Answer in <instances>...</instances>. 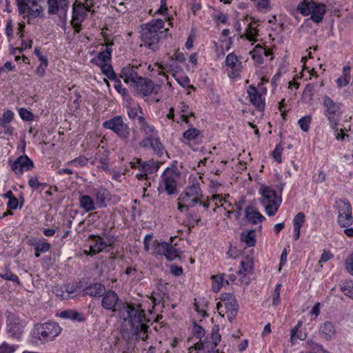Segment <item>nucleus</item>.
Segmentation results:
<instances>
[{"label": "nucleus", "mask_w": 353, "mask_h": 353, "mask_svg": "<svg viewBox=\"0 0 353 353\" xmlns=\"http://www.w3.org/2000/svg\"><path fill=\"white\" fill-rule=\"evenodd\" d=\"M65 292L66 295L70 296V294L76 292L78 290L80 289L79 285L78 283L73 282L70 283H68L65 285Z\"/></svg>", "instance_id": "obj_59"}, {"label": "nucleus", "mask_w": 353, "mask_h": 353, "mask_svg": "<svg viewBox=\"0 0 353 353\" xmlns=\"http://www.w3.org/2000/svg\"><path fill=\"white\" fill-rule=\"evenodd\" d=\"M101 306L108 310L112 312L117 311L119 305L121 301H119L117 294L112 290H105V292L102 296Z\"/></svg>", "instance_id": "obj_16"}, {"label": "nucleus", "mask_w": 353, "mask_h": 353, "mask_svg": "<svg viewBox=\"0 0 353 353\" xmlns=\"http://www.w3.org/2000/svg\"><path fill=\"white\" fill-rule=\"evenodd\" d=\"M10 166L14 173L19 175L25 171L32 170L34 163L27 155H21L10 164Z\"/></svg>", "instance_id": "obj_15"}, {"label": "nucleus", "mask_w": 353, "mask_h": 353, "mask_svg": "<svg viewBox=\"0 0 353 353\" xmlns=\"http://www.w3.org/2000/svg\"><path fill=\"white\" fill-rule=\"evenodd\" d=\"M28 185L29 187L33 190H37L39 188H41V182L39 181L38 177L37 176L30 177L28 180Z\"/></svg>", "instance_id": "obj_61"}, {"label": "nucleus", "mask_w": 353, "mask_h": 353, "mask_svg": "<svg viewBox=\"0 0 353 353\" xmlns=\"http://www.w3.org/2000/svg\"><path fill=\"white\" fill-rule=\"evenodd\" d=\"M225 64L227 66L232 69V72L229 76L230 77H235L238 76L240 71L241 63L239 61L236 55L232 52L228 54L225 59Z\"/></svg>", "instance_id": "obj_26"}, {"label": "nucleus", "mask_w": 353, "mask_h": 353, "mask_svg": "<svg viewBox=\"0 0 353 353\" xmlns=\"http://www.w3.org/2000/svg\"><path fill=\"white\" fill-rule=\"evenodd\" d=\"M32 245L35 250L34 255L37 258L40 256L41 253H46L50 249V244L48 242L38 241L32 243Z\"/></svg>", "instance_id": "obj_37"}, {"label": "nucleus", "mask_w": 353, "mask_h": 353, "mask_svg": "<svg viewBox=\"0 0 353 353\" xmlns=\"http://www.w3.org/2000/svg\"><path fill=\"white\" fill-rule=\"evenodd\" d=\"M61 330L59 325L54 321L37 323L34 327L32 336L40 341H49L59 335Z\"/></svg>", "instance_id": "obj_6"}, {"label": "nucleus", "mask_w": 353, "mask_h": 353, "mask_svg": "<svg viewBox=\"0 0 353 353\" xmlns=\"http://www.w3.org/2000/svg\"><path fill=\"white\" fill-rule=\"evenodd\" d=\"M301 325L302 321H299L297 325L291 330L290 341L292 343H294L297 339L303 341L306 339V333L299 330Z\"/></svg>", "instance_id": "obj_34"}, {"label": "nucleus", "mask_w": 353, "mask_h": 353, "mask_svg": "<svg viewBox=\"0 0 353 353\" xmlns=\"http://www.w3.org/2000/svg\"><path fill=\"white\" fill-rule=\"evenodd\" d=\"M47 5L49 15H57L61 22H66L70 6L68 0H48Z\"/></svg>", "instance_id": "obj_12"}, {"label": "nucleus", "mask_w": 353, "mask_h": 353, "mask_svg": "<svg viewBox=\"0 0 353 353\" xmlns=\"http://www.w3.org/2000/svg\"><path fill=\"white\" fill-rule=\"evenodd\" d=\"M137 163H139V169L143 170L148 174L156 172L159 168V163L153 161L143 162L141 159H137Z\"/></svg>", "instance_id": "obj_32"}, {"label": "nucleus", "mask_w": 353, "mask_h": 353, "mask_svg": "<svg viewBox=\"0 0 353 353\" xmlns=\"http://www.w3.org/2000/svg\"><path fill=\"white\" fill-rule=\"evenodd\" d=\"M253 23H248V27L245 29V32L243 35H241V37H245L246 39L250 41H256V37L259 34L258 30L252 27Z\"/></svg>", "instance_id": "obj_38"}, {"label": "nucleus", "mask_w": 353, "mask_h": 353, "mask_svg": "<svg viewBox=\"0 0 353 353\" xmlns=\"http://www.w3.org/2000/svg\"><path fill=\"white\" fill-rule=\"evenodd\" d=\"M59 316L65 319H70L73 321L83 322L85 320L83 313L74 310H66L61 312Z\"/></svg>", "instance_id": "obj_29"}, {"label": "nucleus", "mask_w": 353, "mask_h": 353, "mask_svg": "<svg viewBox=\"0 0 353 353\" xmlns=\"http://www.w3.org/2000/svg\"><path fill=\"white\" fill-rule=\"evenodd\" d=\"M219 325H214L210 336H206L203 341H199L190 348L189 353H198L196 350H217L216 346L221 341V336L219 333Z\"/></svg>", "instance_id": "obj_10"}, {"label": "nucleus", "mask_w": 353, "mask_h": 353, "mask_svg": "<svg viewBox=\"0 0 353 353\" xmlns=\"http://www.w3.org/2000/svg\"><path fill=\"white\" fill-rule=\"evenodd\" d=\"M199 196H203V195L200 185L197 181H195L186 187L184 192L179 195L178 200L181 202H188L190 198Z\"/></svg>", "instance_id": "obj_17"}, {"label": "nucleus", "mask_w": 353, "mask_h": 353, "mask_svg": "<svg viewBox=\"0 0 353 353\" xmlns=\"http://www.w3.org/2000/svg\"><path fill=\"white\" fill-rule=\"evenodd\" d=\"M241 254V251L236 248L234 247L232 245H230L228 252L227 254L228 256V258L231 259H236Z\"/></svg>", "instance_id": "obj_62"}, {"label": "nucleus", "mask_w": 353, "mask_h": 353, "mask_svg": "<svg viewBox=\"0 0 353 353\" xmlns=\"http://www.w3.org/2000/svg\"><path fill=\"white\" fill-rule=\"evenodd\" d=\"M0 276L5 280L11 281L17 284H20L19 277L8 268L4 269L3 272L0 273Z\"/></svg>", "instance_id": "obj_43"}, {"label": "nucleus", "mask_w": 353, "mask_h": 353, "mask_svg": "<svg viewBox=\"0 0 353 353\" xmlns=\"http://www.w3.org/2000/svg\"><path fill=\"white\" fill-rule=\"evenodd\" d=\"M200 134V131L194 128H192L185 131L183 137L189 141L194 140Z\"/></svg>", "instance_id": "obj_53"}, {"label": "nucleus", "mask_w": 353, "mask_h": 353, "mask_svg": "<svg viewBox=\"0 0 353 353\" xmlns=\"http://www.w3.org/2000/svg\"><path fill=\"white\" fill-rule=\"evenodd\" d=\"M117 312L121 319L128 322L129 325L137 326L141 330H148L147 322L149 319L145 316V310L141 304H132L121 302L117 308Z\"/></svg>", "instance_id": "obj_1"}, {"label": "nucleus", "mask_w": 353, "mask_h": 353, "mask_svg": "<svg viewBox=\"0 0 353 353\" xmlns=\"http://www.w3.org/2000/svg\"><path fill=\"white\" fill-rule=\"evenodd\" d=\"M101 72L106 76L110 80L116 79L117 74L114 72L111 64L103 63L100 65Z\"/></svg>", "instance_id": "obj_39"}, {"label": "nucleus", "mask_w": 353, "mask_h": 353, "mask_svg": "<svg viewBox=\"0 0 353 353\" xmlns=\"http://www.w3.org/2000/svg\"><path fill=\"white\" fill-rule=\"evenodd\" d=\"M16 348L14 345H9L8 344L3 343L0 346V353H13Z\"/></svg>", "instance_id": "obj_64"}, {"label": "nucleus", "mask_w": 353, "mask_h": 353, "mask_svg": "<svg viewBox=\"0 0 353 353\" xmlns=\"http://www.w3.org/2000/svg\"><path fill=\"white\" fill-rule=\"evenodd\" d=\"M137 70V68L134 66L128 65L124 67L121 69L119 77L123 79L126 83L131 82L134 84L138 81V79L141 77L138 75Z\"/></svg>", "instance_id": "obj_23"}, {"label": "nucleus", "mask_w": 353, "mask_h": 353, "mask_svg": "<svg viewBox=\"0 0 353 353\" xmlns=\"http://www.w3.org/2000/svg\"><path fill=\"white\" fill-rule=\"evenodd\" d=\"M90 238L94 241V243L90 246V255L98 254L108 247V243L103 238L95 235H90Z\"/></svg>", "instance_id": "obj_25"}, {"label": "nucleus", "mask_w": 353, "mask_h": 353, "mask_svg": "<svg viewBox=\"0 0 353 353\" xmlns=\"http://www.w3.org/2000/svg\"><path fill=\"white\" fill-rule=\"evenodd\" d=\"M52 292L61 300H66L70 297V296L66 295L65 289L59 285L54 286Z\"/></svg>", "instance_id": "obj_51"}, {"label": "nucleus", "mask_w": 353, "mask_h": 353, "mask_svg": "<svg viewBox=\"0 0 353 353\" xmlns=\"http://www.w3.org/2000/svg\"><path fill=\"white\" fill-rule=\"evenodd\" d=\"M327 6L314 0H303L297 5V11L303 16H310L313 22H321Z\"/></svg>", "instance_id": "obj_4"}, {"label": "nucleus", "mask_w": 353, "mask_h": 353, "mask_svg": "<svg viewBox=\"0 0 353 353\" xmlns=\"http://www.w3.org/2000/svg\"><path fill=\"white\" fill-rule=\"evenodd\" d=\"M312 117L310 115L305 116L302 118H301L298 123L301 128V129L303 132H307L310 128V125L311 123Z\"/></svg>", "instance_id": "obj_50"}, {"label": "nucleus", "mask_w": 353, "mask_h": 353, "mask_svg": "<svg viewBox=\"0 0 353 353\" xmlns=\"http://www.w3.org/2000/svg\"><path fill=\"white\" fill-rule=\"evenodd\" d=\"M264 52V48L260 45L257 44L253 50L250 52V54H252V58L254 60V61L259 64H263V52Z\"/></svg>", "instance_id": "obj_36"}, {"label": "nucleus", "mask_w": 353, "mask_h": 353, "mask_svg": "<svg viewBox=\"0 0 353 353\" xmlns=\"http://www.w3.org/2000/svg\"><path fill=\"white\" fill-rule=\"evenodd\" d=\"M334 207L338 212V223L341 228H347L353 223L352 206L346 199L336 201Z\"/></svg>", "instance_id": "obj_11"}, {"label": "nucleus", "mask_w": 353, "mask_h": 353, "mask_svg": "<svg viewBox=\"0 0 353 353\" xmlns=\"http://www.w3.org/2000/svg\"><path fill=\"white\" fill-rule=\"evenodd\" d=\"M221 299L224 302L227 310L238 309L239 305L234 294L231 293H223L221 294Z\"/></svg>", "instance_id": "obj_33"}, {"label": "nucleus", "mask_w": 353, "mask_h": 353, "mask_svg": "<svg viewBox=\"0 0 353 353\" xmlns=\"http://www.w3.org/2000/svg\"><path fill=\"white\" fill-rule=\"evenodd\" d=\"M141 131L144 132L145 137L152 139L156 137L157 132L155 130L154 127L152 125H150L148 123L145 124V125L142 126L140 128Z\"/></svg>", "instance_id": "obj_46"}, {"label": "nucleus", "mask_w": 353, "mask_h": 353, "mask_svg": "<svg viewBox=\"0 0 353 353\" xmlns=\"http://www.w3.org/2000/svg\"><path fill=\"white\" fill-rule=\"evenodd\" d=\"M90 11V8L88 6L76 1L72 6V19L70 22H73V21H83L85 19V16L87 14V12Z\"/></svg>", "instance_id": "obj_21"}, {"label": "nucleus", "mask_w": 353, "mask_h": 353, "mask_svg": "<svg viewBox=\"0 0 353 353\" xmlns=\"http://www.w3.org/2000/svg\"><path fill=\"white\" fill-rule=\"evenodd\" d=\"M79 207L85 212H88L97 208L94 199L89 195L83 194L79 197Z\"/></svg>", "instance_id": "obj_30"}, {"label": "nucleus", "mask_w": 353, "mask_h": 353, "mask_svg": "<svg viewBox=\"0 0 353 353\" xmlns=\"http://www.w3.org/2000/svg\"><path fill=\"white\" fill-rule=\"evenodd\" d=\"M19 114L21 119L24 121H32L34 119L33 113L23 108H21L19 110Z\"/></svg>", "instance_id": "obj_56"}, {"label": "nucleus", "mask_w": 353, "mask_h": 353, "mask_svg": "<svg viewBox=\"0 0 353 353\" xmlns=\"http://www.w3.org/2000/svg\"><path fill=\"white\" fill-rule=\"evenodd\" d=\"M140 146L143 148L150 147L152 149L153 152L159 157L163 154L164 148L159 139L156 137L150 139V138H144L139 143Z\"/></svg>", "instance_id": "obj_19"}, {"label": "nucleus", "mask_w": 353, "mask_h": 353, "mask_svg": "<svg viewBox=\"0 0 353 353\" xmlns=\"http://www.w3.org/2000/svg\"><path fill=\"white\" fill-rule=\"evenodd\" d=\"M256 8L261 12H266L271 8L270 0H252Z\"/></svg>", "instance_id": "obj_44"}, {"label": "nucleus", "mask_w": 353, "mask_h": 353, "mask_svg": "<svg viewBox=\"0 0 353 353\" xmlns=\"http://www.w3.org/2000/svg\"><path fill=\"white\" fill-rule=\"evenodd\" d=\"M193 334L197 339H200V341H202L201 339L205 335V330L203 327L197 324L196 321L193 322Z\"/></svg>", "instance_id": "obj_54"}, {"label": "nucleus", "mask_w": 353, "mask_h": 353, "mask_svg": "<svg viewBox=\"0 0 353 353\" xmlns=\"http://www.w3.org/2000/svg\"><path fill=\"white\" fill-rule=\"evenodd\" d=\"M19 14L24 19L33 20L44 15L43 8L38 4L37 0H16Z\"/></svg>", "instance_id": "obj_7"}, {"label": "nucleus", "mask_w": 353, "mask_h": 353, "mask_svg": "<svg viewBox=\"0 0 353 353\" xmlns=\"http://www.w3.org/2000/svg\"><path fill=\"white\" fill-rule=\"evenodd\" d=\"M341 290L343 293L353 299V281H350L346 282L341 287Z\"/></svg>", "instance_id": "obj_49"}, {"label": "nucleus", "mask_w": 353, "mask_h": 353, "mask_svg": "<svg viewBox=\"0 0 353 353\" xmlns=\"http://www.w3.org/2000/svg\"><path fill=\"white\" fill-rule=\"evenodd\" d=\"M102 126L105 129L112 131L123 143H129L131 128L129 125L124 121L122 116L117 115L105 121Z\"/></svg>", "instance_id": "obj_5"}, {"label": "nucleus", "mask_w": 353, "mask_h": 353, "mask_svg": "<svg viewBox=\"0 0 353 353\" xmlns=\"http://www.w3.org/2000/svg\"><path fill=\"white\" fill-rule=\"evenodd\" d=\"M323 105L325 108L324 114L329 121L330 127L335 131L339 130L338 123L341 119V103H335L328 96L323 97Z\"/></svg>", "instance_id": "obj_8"}, {"label": "nucleus", "mask_w": 353, "mask_h": 353, "mask_svg": "<svg viewBox=\"0 0 353 353\" xmlns=\"http://www.w3.org/2000/svg\"><path fill=\"white\" fill-rule=\"evenodd\" d=\"M13 119L14 113L12 111L10 110L4 111L3 117H0V127H6V125H9V123L13 120Z\"/></svg>", "instance_id": "obj_42"}, {"label": "nucleus", "mask_w": 353, "mask_h": 353, "mask_svg": "<svg viewBox=\"0 0 353 353\" xmlns=\"http://www.w3.org/2000/svg\"><path fill=\"white\" fill-rule=\"evenodd\" d=\"M67 23H61V28L63 29L68 37H70V30H72L73 34L79 33L81 30V23H70V26L66 27Z\"/></svg>", "instance_id": "obj_40"}, {"label": "nucleus", "mask_w": 353, "mask_h": 353, "mask_svg": "<svg viewBox=\"0 0 353 353\" xmlns=\"http://www.w3.org/2000/svg\"><path fill=\"white\" fill-rule=\"evenodd\" d=\"M139 113L143 114L142 109L140 106L130 108L128 110V115L130 119H136Z\"/></svg>", "instance_id": "obj_58"}, {"label": "nucleus", "mask_w": 353, "mask_h": 353, "mask_svg": "<svg viewBox=\"0 0 353 353\" xmlns=\"http://www.w3.org/2000/svg\"><path fill=\"white\" fill-rule=\"evenodd\" d=\"M111 53L112 49L108 46L103 51L98 53L97 58L101 61L105 63L106 61L111 60Z\"/></svg>", "instance_id": "obj_52"}, {"label": "nucleus", "mask_w": 353, "mask_h": 353, "mask_svg": "<svg viewBox=\"0 0 353 353\" xmlns=\"http://www.w3.org/2000/svg\"><path fill=\"white\" fill-rule=\"evenodd\" d=\"M112 81H114V87L115 90L119 94H121L123 98H125L127 96H128V90L125 88L123 87L121 81L117 77L116 79H112Z\"/></svg>", "instance_id": "obj_48"}, {"label": "nucleus", "mask_w": 353, "mask_h": 353, "mask_svg": "<svg viewBox=\"0 0 353 353\" xmlns=\"http://www.w3.org/2000/svg\"><path fill=\"white\" fill-rule=\"evenodd\" d=\"M245 199L244 196L241 197L238 201H236L234 203V219L235 220H239L241 216V212L243 210V207L245 205Z\"/></svg>", "instance_id": "obj_45"}, {"label": "nucleus", "mask_w": 353, "mask_h": 353, "mask_svg": "<svg viewBox=\"0 0 353 353\" xmlns=\"http://www.w3.org/2000/svg\"><path fill=\"white\" fill-rule=\"evenodd\" d=\"M152 246L156 254L165 256L169 261H172L179 256L178 250L171 243L165 241L159 242L158 240H154Z\"/></svg>", "instance_id": "obj_14"}, {"label": "nucleus", "mask_w": 353, "mask_h": 353, "mask_svg": "<svg viewBox=\"0 0 353 353\" xmlns=\"http://www.w3.org/2000/svg\"><path fill=\"white\" fill-rule=\"evenodd\" d=\"M148 330H141L137 326L123 325L120 331L121 341L119 342V351L121 353H132L136 343L140 339H148Z\"/></svg>", "instance_id": "obj_2"}, {"label": "nucleus", "mask_w": 353, "mask_h": 353, "mask_svg": "<svg viewBox=\"0 0 353 353\" xmlns=\"http://www.w3.org/2000/svg\"><path fill=\"white\" fill-rule=\"evenodd\" d=\"M252 269V263L248 260L247 261H241V267L237 274L245 276L248 272H250Z\"/></svg>", "instance_id": "obj_47"}, {"label": "nucleus", "mask_w": 353, "mask_h": 353, "mask_svg": "<svg viewBox=\"0 0 353 353\" xmlns=\"http://www.w3.org/2000/svg\"><path fill=\"white\" fill-rule=\"evenodd\" d=\"M319 331L326 340H331L335 336L336 332L333 323L330 321L325 322L320 327Z\"/></svg>", "instance_id": "obj_31"}, {"label": "nucleus", "mask_w": 353, "mask_h": 353, "mask_svg": "<svg viewBox=\"0 0 353 353\" xmlns=\"http://www.w3.org/2000/svg\"><path fill=\"white\" fill-rule=\"evenodd\" d=\"M224 274H221L211 276L212 279L213 280L212 289L214 292H217L221 288L224 281Z\"/></svg>", "instance_id": "obj_41"}, {"label": "nucleus", "mask_w": 353, "mask_h": 353, "mask_svg": "<svg viewBox=\"0 0 353 353\" xmlns=\"http://www.w3.org/2000/svg\"><path fill=\"white\" fill-rule=\"evenodd\" d=\"M260 192L263 197L261 203L265 206V212L270 216H274L281 205V199L277 196L275 190L268 186H262Z\"/></svg>", "instance_id": "obj_9"}, {"label": "nucleus", "mask_w": 353, "mask_h": 353, "mask_svg": "<svg viewBox=\"0 0 353 353\" xmlns=\"http://www.w3.org/2000/svg\"><path fill=\"white\" fill-rule=\"evenodd\" d=\"M161 177L163 183L165 185V190L168 194H174L176 190V181L174 176L173 175H168L166 171H165Z\"/></svg>", "instance_id": "obj_27"}, {"label": "nucleus", "mask_w": 353, "mask_h": 353, "mask_svg": "<svg viewBox=\"0 0 353 353\" xmlns=\"http://www.w3.org/2000/svg\"><path fill=\"white\" fill-rule=\"evenodd\" d=\"M88 158H86L84 156H81V157H77V158L72 159L70 161H68V163L70 164V165H74L76 166L83 167L88 163Z\"/></svg>", "instance_id": "obj_57"}, {"label": "nucleus", "mask_w": 353, "mask_h": 353, "mask_svg": "<svg viewBox=\"0 0 353 353\" xmlns=\"http://www.w3.org/2000/svg\"><path fill=\"white\" fill-rule=\"evenodd\" d=\"M345 265L347 271L353 276V253L346 259Z\"/></svg>", "instance_id": "obj_63"}, {"label": "nucleus", "mask_w": 353, "mask_h": 353, "mask_svg": "<svg viewBox=\"0 0 353 353\" xmlns=\"http://www.w3.org/2000/svg\"><path fill=\"white\" fill-rule=\"evenodd\" d=\"M134 85L137 87V90L143 97H148L150 95L154 90L155 88L152 80L141 77L138 79V81Z\"/></svg>", "instance_id": "obj_20"}, {"label": "nucleus", "mask_w": 353, "mask_h": 353, "mask_svg": "<svg viewBox=\"0 0 353 353\" xmlns=\"http://www.w3.org/2000/svg\"><path fill=\"white\" fill-rule=\"evenodd\" d=\"M283 151V148L280 145H277L272 152V156L274 160L281 163L282 162L281 154Z\"/></svg>", "instance_id": "obj_60"}, {"label": "nucleus", "mask_w": 353, "mask_h": 353, "mask_svg": "<svg viewBox=\"0 0 353 353\" xmlns=\"http://www.w3.org/2000/svg\"><path fill=\"white\" fill-rule=\"evenodd\" d=\"M164 25L165 23H141V46H145L153 51L157 50L159 39L164 32L168 30Z\"/></svg>", "instance_id": "obj_3"}, {"label": "nucleus", "mask_w": 353, "mask_h": 353, "mask_svg": "<svg viewBox=\"0 0 353 353\" xmlns=\"http://www.w3.org/2000/svg\"><path fill=\"white\" fill-rule=\"evenodd\" d=\"M7 330L9 336L12 339L19 340L23 332L25 322L12 312L7 314Z\"/></svg>", "instance_id": "obj_13"}, {"label": "nucleus", "mask_w": 353, "mask_h": 353, "mask_svg": "<svg viewBox=\"0 0 353 353\" xmlns=\"http://www.w3.org/2000/svg\"><path fill=\"white\" fill-rule=\"evenodd\" d=\"M245 216L246 220L252 225H255L258 222L261 223L265 220V216L255 210L251 205L246 207L245 210Z\"/></svg>", "instance_id": "obj_24"}, {"label": "nucleus", "mask_w": 353, "mask_h": 353, "mask_svg": "<svg viewBox=\"0 0 353 353\" xmlns=\"http://www.w3.org/2000/svg\"><path fill=\"white\" fill-rule=\"evenodd\" d=\"M248 94L250 102L259 110H263L265 108V99L263 94L253 85L248 87Z\"/></svg>", "instance_id": "obj_18"}, {"label": "nucleus", "mask_w": 353, "mask_h": 353, "mask_svg": "<svg viewBox=\"0 0 353 353\" xmlns=\"http://www.w3.org/2000/svg\"><path fill=\"white\" fill-rule=\"evenodd\" d=\"M92 195L95 199V204L97 208H103L107 206L105 200L110 194L108 190L103 187H99L93 189Z\"/></svg>", "instance_id": "obj_22"}, {"label": "nucleus", "mask_w": 353, "mask_h": 353, "mask_svg": "<svg viewBox=\"0 0 353 353\" xmlns=\"http://www.w3.org/2000/svg\"><path fill=\"white\" fill-rule=\"evenodd\" d=\"M105 292V286L99 283L91 284L84 289V294L92 297L102 296Z\"/></svg>", "instance_id": "obj_28"}, {"label": "nucleus", "mask_w": 353, "mask_h": 353, "mask_svg": "<svg viewBox=\"0 0 353 353\" xmlns=\"http://www.w3.org/2000/svg\"><path fill=\"white\" fill-rule=\"evenodd\" d=\"M241 240L246 243L248 247L254 246L256 244V234L254 230H250L248 232H243L240 235Z\"/></svg>", "instance_id": "obj_35"}, {"label": "nucleus", "mask_w": 353, "mask_h": 353, "mask_svg": "<svg viewBox=\"0 0 353 353\" xmlns=\"http://www.w3.org/2000/svg\"><path fill=\"white\" fill-rule=\"evenodd\" d=\"M305 216L303 212H299L293 220L294 228H301L305 222Z\"/></svg>", "instance_id": "obj_55"}]
</instances>
